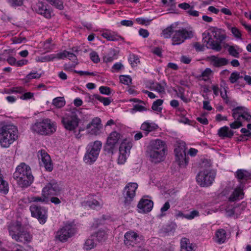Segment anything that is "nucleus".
<instances>
[{"label":"nucleus","mask_w":251,"mask_h":251,"mask_svg":"<svg viewBox=\"0 0 251 251\" xmlns=\"http://www.w3.org/2000/svg\"><path fill=\"white\" fill-rule=\"evenodd\" d=\"M226 38L224 31L217 27H211L202 33V42L206 48L216 51L222 50V43Z\"/></svg>","instance_id":"f257e3e1"},{"label":"nucleus","mask_w":251,"mask_h":251,"mask_svg":"<svg viewBox=\"0 0 251 251\" xmlns=\"http://www.w3.org/2000/svg\"><path fill=\"white\" fill-rule=\"evenodd\" d=\"M18 129L11 124L0 125V145L3 148H8L18 138Z\"/></svg>","instance_id":"f03ea898"},{"label":"nucleus","mask_w":251,"mask_h":251,"mask_svg":"<svg viewBox=\"0 0 251 251\" xmlns=\"http://www.w3.org/2000/svg\"><path fill=\"white\" fill-rule=\"evenodd\" d=\"M13 178L21 187L29 186L34 179L30 167L24 163H21L16 167Z\"/></svg>","instance_id":"7ed1b4c3"},{"label":"nucleus","mask_w":251,"mask_h":251,"mask_svg":"<svg viewBox=\"0 0 251 251\" xmlns=\"http://www.w3.org/2000/svg\"><path fill=\"white\" fill-rule=\"evenodd\" d=\"M31 131L42 136H50L56 130V124L49 118L37 120L30 127Z\"/></svg>","instance_id":"20e7f679"},{"label":"nucleus","mask_w":251,"mask_h":251,"mask_svg":"<svg viewBox=\"0 0 251 251\" xmlns=\"http://www.w3.org/2000/svg\"><path fill=\"white\" fill-rule=\"evenodd\" d=\"M102 147L100 141L90 143L86 147V151L83 157L84 161L88 164H92L97 159Z\"/></svg>","instance_id":"39448f33"},{"label":"nucleus","mask_w":251,"mask_h":251,"mask_svg":"<svg viewBox=\"0 0 251 251\" xmlns=\"http://www.w3.org/2000/svg\"><path fill=\"white\" fill-rule=\"evenodd\" d=\"M79 122L80 119L75 111H69L61 117L63 127L70 131H75L78 127Z\"/></svg>","instance_id":"423d86ee"},{"label":"nucleus","mask_w":251,"mask_h":251,"mask_svg":"<svg viewBox=\"0 0 251 251\" xmlns=\"http://www.w3.org/2000/svg\"><path fill=\"white\" fill-rule=\"evenodd\" d=\"M138 187V184L135 182H129L125 187L123 193L125 207H127L131 205L135 197L136 191Z\"/></svg>","instance_id":"0eeeda50"},{"label":"nucleus","mask_w":251,"mask_h":251,"mask_svg":"<svg viewBox=\"0 0 251 251\" xmlns=\"http://www.w3.org/2000/svg\"><path fill=\"white\" fill-rule=\"evenodd\" d=\"M186 150L184 143H180L175 149V161L180 167H185L188 164L189 157L187 156Z\"/></svg>","instance_id":"6e6552de"},{"label":"nucleus","mask_w":251,"mask_h":251,"mask_svg":"<svg viewBox=\"0 0 251 251\" xmlns=\"http://www.w3.org/2000/svg\"><path fill=\"white\" fill-rule=\"evenodd\" d=\"M76 230L71 223H67L60 228L55 235V239L62 242H66L68 238L75 234Z\"/></svg>","instance_id":"1a4fd4ad"},{"label":"nucleus","mask_w":251,"mask_h":251,"mask_svg":"<svg viewBox=\"0 0 251 251\" xmlns=\"http://www.w3.org/2000/svg\"><path fill=\"white\" fill-rule=\"evenodd\" d=\"M193 36L192 31L186 28H181L175 30L172 35V41L173 45H178L183 43L186 39Z\"/></svg>","instance_id":"9d476101"},{"label":"nucleus","mask_w":251,"mask_h":251,"mask_svg":"<svg viewBox=\"0 0 251 251\" xmlns=\"http://www.w3.org/2000/svg\"><path fill=\"white\" fill-rule=\"evenodd\" d=\"M132 147V142L126 139H125L122 142L119 151L118 164H123L125 163L127 157L129 155L130 151Z\"/></svg>","instance_id":"9b49d317"},{"label":"nucleus","mask_w":251,"mask_h":251,"mask_svg":"<svg viewBox=\"0 0 251 251\" xmlns=\"http://www.w3.org/2000/svg\"><path fill=\"white\" fill-rule=\"evenodd\" d=\"M214 178L213 173L207 170L200 172L197 176V181L202 187H207L211 185Z\"/></svg>","instance_id":"f8f14e48"},{"label":"nucleus","mask_w":251,"mask_h":251,"mask_svg":"<svg viewBox=\"0 0 251 251\" xmlns=\"http://www.w3.org/2000/svg\"><path fill=\"white\" fill-rule=\"evenodd\" d=\"M32 217L37 218L39 223L44 224L47 219V211L46 209L35 204L31 205L29 207Z\"/></svg>","instance_id":"ddd939ff"},{"label":"nucleus","mask_w":251,"mask_h":251,"mask_svg":"<svg viewBox=\"0 0 251 251\" xmlns=\"http://www.w3.org/2000/svg\"><path fill=\"white\" fill-rule=\"evenodd\" d=\"M60 190L59 184L56 181L52 180L42 189V193L49 199L51 196L58 195L60 193Z\"/></svg>","instance_id":"4468645a"},{"label":"nucleus","mask_w":251,"mask_h":251,"mask_svg":"<svg viewBox=\"0 0 251 251\" xmlns=\"http://www.w3.org/2000/svg\"><path fill=\"white\" fill-rule=\"evenodd\" d=\"M102 127L101 120L96 117L93 119L91 122L86 126V128L88 134L97 136L101 133Z\"/></svg>","instance_id":"2eb2a0df"},{"label":"nucleus","mask_w":251,"mask_h":251,"mask_svg":"<svg viewBox=\"0 0 251 251\" xmlns=\"http://www.w3.org/2000/svg\"><path fill=\"white\" fill-rule=\"evenodd\" d=\"M38 153L40 165L45 167L47 171H51L53 165L50 155L44 150L39 151Z\"/></svg>","instance_id":"dca6fc26"},{"label":"nucleus","mask_w":251,"mask_h":251,"mask_svg":"<svg viewBox=\"0 0 251 251\" xmlns=\"http://www.w3.org/2000/svg\"><path fill=\"white\" fill-rule=\"evenodd\" d=\"M33 8L37 13L47 19H50L53 15L52 10L42 1H38Z\"/></svg>","instance_id":"f3484780"},{"label":"nucleus","mask_w":251,"mask_h":251,"mask_svg":"<svg viewBox=\"0 0 251 251\" xmlns=\"http://www.w3.org/2000/svg\"><path fill=\"white\" fill-rule=\"evenodd\" d=\"M101 36L108 41H119L124 42L125 39L115 31L109 29H103L100 31Z\"/></svg>","instance_id":"a211bd4d"},{"label":"nucleus","mask_w":251,"mask_h":251,"mask_svg":"<svg viewBox=\"0 0 251 251\" xmlns=\"http://www.w3.org/2000/svg\"><path fill=\"white\" fill-rule=\"evenodd\" d=\"M139 235L133 230H129L124 235V242L125 245L128 247H133L137 244Z\"/></svg>","instance_id":"6ab92c4d"},{"label":"nucleus","mask_w":251,"mask_h":251,"mask_svg":"<svg viewBox=\"0 0 251 251\" xmlns=\"http://www.w3.org/2000/svg\"><path fill=\"white\" fill-rule=\"evenodd\" d=\"M8 230L9 235L13 240H19L18 235L22 231V227L19 222H12L8 225Z\"/></svg>","instance_id":"aec40b11"},{"label":"nucleus","mask_w":251,"mask_h":251,"mask_svg":"<svg viewBox=\"0 0 251 251\" xmlns=\"http://www.w3.org/2000/svg\"><path fill=\"white\" fill-rule=\"evenodd\" d=\"M149 150L160 152H167V147L164 141L160 139H155L150 142Z\"/></svg>","instance_id":"412c9836"},{"label":"nucleus","mask_w":251,"mask_h":251,"mask_svg":"<svg viewBox=\"0 0 251 251\" xmlns=\"http://www.w3.org/2000/svg\"><path fill=\"white\" fill-rule=\"evenodd\" d=\"M211 65L215 67H221L226 65L229 63L227 59L225 57H219L215 55H211L207 58Z\"/></svg>","instance_id":"4be33fe9"},{"label":"nucleus","mask_w":251,"mask_h":251,"mask_svg":"<svg viewBox=\"0 0 251 251\" xmlns=\"http://www.w3.org/2000/svg\"><path fill=\"white\" fill-rule=\"evenodd\" d=\"M158 128L159 126L150 120L144 122L140 127L141 130L145 132L146 136H147L150 132L156 131Z\"/></svg>","instance_id":"5701e85b"},{"label":"nucleus","mask_w":251,"mask_h":251,"mask_svg":"<svg viewBox=\"0 0 251 251\" xmlns=\"http://www.w3.org/2000/svg\"><path fill=\"white\" fill-rule=\"evenodd\" d=\"M121 138V134L117 131H113L108 135L106 145L110 149H113L118 143Z\"/></svg>","instance_id":"b1692460"},{"label":"nucleus","mask_w":251,"mask_h":251,"mask_svg":"<svg viewBox=\"0 0 251 251\" xmlns=\"http://www.w3.org/2000/svg\"><path fill=\"white\" fill-rule=\"evenodd\" d=\"M103 205L102 201H98L92 198V196H89L87 200L83 201L81 202V205L84 207H89L92 209H95L97 207H101Z\"/></svg>","instance_id":"393cba45"},{"label":"nucleus","mask_w":251,"mask_h":251,"mask_svg":"<svg viewBox=\"0 0 251 251\" xmlns=\"http://www.w3.org/2000/svg\"><path fill=\"white\" fill-rule=\"evenodd\" d=\"M150 160L152 162L158 163L163 161L165 158L166 152L153 151H148Z\"/></svg>","instance_id":"a878e982"},{"label":"nucleus","mask_w":251,"mask_h":251,"mask_svg":"<svg viewBox=\"0 0 251 251\" xmlns=\"http://www.w3.org/2000/svg\"><path fill=\"white\" fill-rule=\"evenodd\" d=\"M138 208L143 212L146 213L151 211L153 206V202L152 201L142 199L138 204Z\"/></svg>","instance_id":"bb28decb"},{"label":"nucleus","mask_w":251,"mask_h":251,"mask_svg":"<svg viewBox=\"0 0 251 251\" xmlns=\"http://www.w3.org/2000/svg\"><path fill=\"white\" fill-rule=\"evenodd\" d=\"M217 135L221 139L231 138L234 135V132L228 126H224L218 129Z\"/></svg>","instance_id":"cd10ccee"},{"label":"nucleus","mask_w":251,"mask_h":251,"mask_svg":"<svg viewBox=\"0 0 251 251\" xmlns=\"http://www.w3.org/2000/svg\"><path fill=\"white\" fill-rule=\"evenodd\" d=\"M167 87V84L165 81L159 82L152 83L151 86V89L157 92L160 94H164Z\"/></svg>","instance_id":"c85d7f7f"},{"label":"nucleus","mask_w":251,"mask_h":251,"mask_svg":"<svg viewBox=\"0 0 251 251\" xmlns=\"http://www.w3.org/2000/svg\"><path fill=\"white\" fill-rule=\"evenodd\" d=\"M244 195L243 189L241 187H237L234 190L231 195L228 198V200L230 201L240 200L243 199Z\"/></svg>","instance_id":"c756f323"},{"label":"nucleus","mask_w":251,"mask_h":251,"mask_svg":"<svg viewBox=\"0 0 251 251\" xmlns=\"http://www.w3.org/2000/svg\"><path fill=\"white\" fill-rule=\"evenodd\" d=\"M227 239L226 232L224 229H219L215 232V241L219 243L222 244Z\"/></svg>","instance_id":"7c9ffc66"},{"label":"nucleus","mask_w":251,"mask_h":251,"mask_svg":"<svg viewBox=\"0 0 251 251\" xmlns=\"http://www.w3.org/2000/svg\"><path fill=\"white\" fill-rule=\"evenodd\" d=\"M236 177L240 180L246 181L251 178V173L244 169H239L236 172Z\"/></svg>","instance_id":"2f4dec72"},{"label":"nucleus","mask_w":251,"mask_h":251,"mask_svg":"<svg viewBox=\"0 0 251 251\" xmlns=\"http://www.w3.org/2000/svg\"><path fill=\"white\" fill-rule=\"evenodd\" d=\"M247 110V108L244 106H237L232 110V117L234 119H239L241 120L242 115Z\"/></svg>","instance_id":"473e14b6"},{"label":"nucleus","mask_w":251,"mask_h":251,"mask_svg":"<svg viewBox=\"0 0 251 251\" xmlns=\"http://www.w3.org/2000/svg\"><path fill=\"white\" fill-rule=\"evenodd\" d=\"M19 240H15V241L19 242H29L31 241L32 236L30 234L25 231L22 230L20 234L18 235Z\"/></svg>","instance_id":"72a5a7b5"},{"label":"nucleus","mask_w":251,"mask_h":251,"mask_svg":"<svg viewBox=\"0 0 251 251\" xmlns=\"http://www.w3.org/2000/svg\"><path fill=\"white\" fill-rule=\"evenodd\" d=\"M180 247L182 250L185 251H192L194 249V246L190 243L189 239L186 238H182L180 241Z\"/></svg>","instance_id":"f704fd0d"},{"label":"nucleus","mask_w":251,"mask_h":251,"mask_svg":"<svg viewBox=\"0 0 251 251\" xmlns=\"http://www.w3.org/2000/svg\"><path fill=\"white\" fill-rule=\"evenodd\" d=\"M242 51V49L237 45L228 46V52L229 54L234 57L238 58L239 57V54Z\"/></svg>","instance_id":"c9c22d12"},{"label":"nucleus","mask_w":251,"mask_h":251,"mask_svg":"<svg viewBox=\"0 0 251 251\" xmlns=\"http://www.w3.org/2000/svg\"><path fill=\"white\" fill-rule=\"evenodd\" d=\"M30 202H41L48 203L49 201V199L42 193V196H31L29 198Z\"/></svg>","instance_id":"e433bc0d"},{"label":"nucleus","mask_w":251,"mask_h":251,"mask_svg":"<svg viewBox=\"0 0 251 251\" xmlns=\"http://www.w3.org/2000/svg\"><path fill=\"white\" fill-rule=\"evenodd\" d=\"M93 235L91 236L90 238L87 239L84 244L83 249L85 250H90L93 249L97 245L96 243L93 239Z\"/></svg>","instance_id":"4c0bfd02"},{"label":"nucleus","mask_w":251,"mask_h":251,"mask_svg":"<svg viewBox=\"0 0 251 251\" xmlns=\"http://www.w3.org/2000/svg\"><path fill=\"white\" fill-rule=\"evenodd\" d=\"M66 102L63 97H57L53 99L52 104L56 108H60L65 105Z\"/></svg>","instance_id":"58836bf2"},{"label":"nucleus","mask_w":251,"mask_h":251,"mask_svg":"<svg viewBox=\"0 0 251 251\" xmlns=\"http://www.w3.org/2000/svg\"><path fill=\"white\" fill-rule=\"evenodd\" d=\"M93 97L96 100H97L100 102L102 103L104 106L109 105L112 102V100L110 98L103 97L98 94L94 95Z\"/></svg>","instance_id":"ea45409f"},{"label":"nucleus","mask_w":251,"mask_h":251,"mask_svg":"<svg viewBox=\"0 0 251 251\" xmlns=\"http://www.w3.org/2000/svg\"><path fill=\"white\" fill-rule=\"evenodd\" d=\"M54 56H55L54 55V54L39 56L36 58V61L37 62H47L49 61H52L54 60H55Z\"/></svg>","instance_id":"a19ab883"},{"label":"nucleus","mask_w":251,"mask_h":251,"mask_svg":"<svg viewBox=\"0 0 251 251\" xmlns=\"http://www.w3.org/2000/svg\"><path fill=\"white\" fill-rule=\"evenodd\" d=\"M243 76L241 75L240 73L237 71L233 72L229 77V80L231 84H234L237 82L240 79L243 78Z\"/></svg>","instance_id":"79ce46f5"},{"label":"nucleus","mask_w":251,"mask_h":251,"mask_svg":"<svg viewBox=\"0 0 251 251\" xmlns=\"http://www.w3.org/2000/svg\"><path fill=\"white\" fill-rule=\"evenodd\" d=\"M163 100L161 99H158L154 101L152 105L151 108L153 111L157 112H161L162 108L161 106L162 105Z\"/></svg>","instance_id":"37998d69"},{"label":"nucleus","mask_w":251,"mask_h":251,"mask_svg":"<svg viewBox=\"0 0 251 251\" xmlns=\"http://www.w3.org/2000/svg\"><path fill=\"white\" fill-rule=\"evenodd\" d=\"M212 75V71L210 68H207L202 72L201 76L202 80L206 81L209 80L210 76Z\"/></svg>","instance_id":"c03bdc74"},{"label":"nucleus","mask_w":251,"mask_h":251,"mask_svg":"<svg viewBox=\"0 0 251 251\" xmlns=\"http://www.w3.org/2000/svg\"><path fill=\"white\" fill-rule=\"evenodd\" d=\"M128 60L132 66H136L140 62L138 56L133 53L129 54Z\"/></svg>","instance_id":"a18cd8bd"},{"label":"nucleus","mask_w":251,"mask_h":251,"mask_svg":"<svg viewBox=\"0 0 251 251\" xmlns=\"http://www.w3.org/2000/svg\"><path fill=\"white\" fill-rule=\"evenodd\" d=\"M120 82L126 85H129L131 83L132 79L129 75H121L119 77Z\"/></svg>","instance_id":"49530a36"},{"label":"nucleus","mask_w":251,"mask_h":251,"mask_svg":"<svg viewBox=\"0 0 251 251\" xmlns=\"http://www.w3.org/2000/svg\"><path fill=\"white\" fill-rule=\"evenodd\" d=\"M49 3L59 10H62L64 8L62 0H51Z\"/></svg>","instance_id":"de8ad7c7"},{"label":"nucleus","mask_w":251,"mask_h":251,"mask_svg":"<svg viewBox=\"0 0 251 251\" xmlns=\"http://www.w3.org/2000/svg\"><path fill=\"white\" fill-rule=\"evenodd\" d=\"M174 31L172 27H167L163 30L161 35L164 38H169L172 36Z\"/></svg>","instance_id":"09e8293b"},{"label":"nucleus","mask_w":251,"mask_h":251,"mask_svg":"<svg viewBox=\"0 0 251 251\" xmlns=\"http://www.w3.org/2000/svg\"><path fill=\"white\" fill-rule=\"evenodd\" d=\"M43 48L47 52H49L51 50L53 49L52 40L51 39H49L44 42L43 44Z\"/></svg>","instance_id":"8fccbe9b"},{"label":"nucleus","mask_w":251,"mask_h":251,"mask_svg":"<svg viewBox=\"0 0 251 251\" xmlns=\"http://www.w3.org/2000/svg\"><path fill=\"white\" fill-rule=\"evenodd\" d=\"M235 121L230 124L229 126L232 129H238L239 127L243 126V124L241 121V120L239 119H234Z\"/></svg>","instance_id":"3c124183"},{"label":"nucleus","mask_w":251,"mask_h":251,"mask_svg":"<svg viewBox=\"0 0 251 251\" xmlns=\"http://www.w3.org/2000/svg\"><path fill=\"white\" fill-rule=\"evenodd\" d=\"M230 30L235 38L237 39H242V33L238 28L236 27H232Z\"/></svg>","instance_id":"603ef678"},{"label":"nucleus","mask_w":251,"mask_h":251,"mask_svg":"<svg viewBox=\"0 0 251 251\" xmlns=\"http://www.w3.org/2000/svg\"><path fill=\"white\" fill-rule=\"evenodd\" d=\"M199 212L195 210L191 211L189 214H186L185 219L191 220L194 219L195 217H199Z\"/></svg>","instance_id":"864d4df0"},{"label":"nucleus","mask_w":251,"mask_h":251,"mask_svg":"<svg viewBox=\"0 0 251 251\" xmlns=\"http://www.w3.org/2000/svg\"><path fill=\"white\" fill-rule=\"evenodd\" d=\"M170 208V204L169 201H166L160 209V216L166 215V212Z\"/></svg>","instance_id":"5fc2aeb1"},{"label":"nucleus","mask_w":251,"mask_h":251,"mask_svg":"<svg viewBox=\"0 0 251 251\" xmlns=\"http://www.w3.org/2000/svg\"><path fill=\"white\" fill-rule=\"evenodd\" d=\"M100 92L103 95L109 96L111 94V89L107 86H101L99 87Z\"/></svg>","instance_id":"6e6d98bb"},{"label":"nucleus","mask_w":251,"mask_h":251,"mask_svg":"<svg viewBox=\"0 0 251 251\" xmlns=\"http://www.w3.org/2000/svg\"><path fill=\"white\" fill-rule=\"evenodd\" d=\"M68 53L69 51L65 50L58 53L54 54V55L55 56V59H63L67 57V56L68 55Z\"/></svg>","instance_id":"4d7b16f0"},{"label":"nucleus","mask_w":251,"mask_h":251,"mask_svg":"<svg viewBox=\"0 0 251 251\" xmlns=\"http://www.w3.org/2000/svg\"><path fill=\"white\" fill-rule=\"evenodd\" d=\"M90 58L95 63H98L100 62V59L99 55L96 51H92L90 53Z\"/></svg>","instance_id":"13d9d810"},{"label":"nucleus","mask_w":251,"mask_h":251,"mask_svg":"<svg viewBox=\"0 0 251 251\" xmlns=\"http://www.w3.org/2000/svg\"><path fill=\"white\" fill-rule=\"evenodd\" d=\"M136 21L140 25H149L151 20H149L146 18H137L136 19Z\"/></svg>","instance_id":"bf43d9fd"},{"label":"nucleus","mask_w":251,"mask_h":251,"mask_svg":"<svg viewBox=\"0 0 251 251\" xmlns=\"http://www.w3.org/2000/svg\"><path fill=\"white\" fill-rule=\"evenodd\" d=\"M78 63L73 62L72 64L66 63L64 65V70L67 71H71L78 64Z\"/></svg>","instance_id":"052dcab7"},{"label":"nucleus","mask_w":251,"mask_h":251,"mask_svg":"<svg viewBox=\"0 0 251 251\" xmlns=\"http://www.w3.org/2000/svg\"><path fill=\"white\" fill-rule=\"evenodd\" d=\"M41 76V75L37 72H31L26 75L28 79L39 78Z\"/></svg>","instance_id":"680f3d73"},{"label":"nucleus","mask_w":251,"mask_h":251,"mask_svg":"<svg viewBox=\"0 0 251 251\" xmlns=\"http://www.w3.org/2000/svg\"><path fill=\"white\" fill-rule=\"evenodd\" d=\"M132 110L134 111L135 112H136V111L143 112V111H146V108L143 105H141L140 104H136L134 105L133 108L132 109Z\"/></svg>","instance_id":"e2e57ef3"},{"label":"nucleus","mask_w":251,"mask_h":251,"mask_svg":"<svg viewBox=\"0 0 251 251\" xmlns=\"http://www.w3.org/2000/svg\"><path fill=\"white\" fill-rule=\"evenodd\" d=\"M34 93L31 92L25 93L23 95L20 97V99L23 100H27L31 99L34 97Z\"/></svg>","instance_id":"0e129e2a"},{"label":"nucleus","mask_w":251,"mask_h":251,"mask_svg":"<svg viewBox=\"0 0 251 251\" xmlns=\"http://www.w3.org/2000/svg\"><path fill=\"white\" fill-rule=\"evenodd\" d=\"M187 13L190 16L196 17H199L200 14L199 11L194 9L193 6H192L191 8L189 9V11H187Z\"/></svg>","instance_id":"69168bd1"},{"label":"nucleus","mask_w":251,"mask_h":251,"mask_svg":"<svg viewBox=\"0 0 251 251\" xmlns=\"http://www.w3.org/2000/svg\"><path fill=\"white\" fill-rule=\"evenodd\" d=\"M204 45L205 46V45L203 43V45H201L200 43L196 42V43H194V47L197 51H203L204 50V49H205Z\"/></svg>","instance_id":"338daca9"},{"label":"nucleus","mask_w":251,"mask_h":251,"mask_svg":"<svg viewBox=\"0 0 251 251\" xmlns=\"http://www.w3.org/2000/svg\"><path fill=\"white\" fill-rule=\"evenodd\" d=\"M180 61L181 63L188 64L191 62V58L189 56L186 55H182L180 58Z\"/></svg>","instance_id":"774afa93"}]
</instances>
